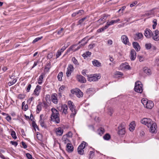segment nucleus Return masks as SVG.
I'll list each match as a JSON object with an SVG mask.
<instances>
[{"mask_svg":"<svg viewBox=\"0 0 159 159\" xmlns=\"http://www.w3.org/2000/svg\"><path fill=\"white\" fill-rule=\"evenodd\" d=\"M140 122L149 128L151 132L154 133L157 132V125L151 119L147 118H144L141 120Z\"/></svg>","mask_w":159,"mask_h":159,"instance_id":"nucleus-1","label":"nucleus"},{"mask_svg":"<svg viewBox=\"0 0 159 159\" xmlns=\"http://www.w3.org/2000/svg\"><path fill=\"white\" fill-rule=\"evenodd\" d=\"M51 111L52 112L51 116V120L55 122L56 123H59L60 122V120L59 111L54 108H52Z\"/></svg>","mask_w":159,"mask_h":159,"instance_id":"nucleus-2","label":"nucleus"},{"mask_svg":"<svg viewBox=\"0 0 159 159\" xmlns=\"http://www.w3.org/2000/svg\"><path fill=\"white\" fill-rule=\"evenodd\" d=\"M143 86L141 82L137 81L135 83L134 91L138 93H142L143 91Z\"/></svg>","mask_w":159,"mask_h":159,"instance_id":"nucleus-3","label":"nucleus"},{"mask_svg":"<svg viewBox=\"0 0 159 159\" xmlns=\"http://www.w3.org/2000/svg\"><path fill=\"white\" fill-rule=\"evenodd\" d=\"M47 120V118L43 114H41L40 115L39 123L42 127L45 129L47 128L46 123Z\"/></svg>","mask_w":159,"mask_h":159,"instance_id":"nucleus-4","label":"nucleus"},{"mask_svg":"<svg viewBox=\"0 0 159 159\" xmlns=\"http://www.w3.org/2000/svg\"><path fill=\"white\" fill-rule=\"evenodd\" d=\"M125 124L124 122L121 123L118 127V134L119 135H124L125 132Z\"/></svg>","mask_w":159,"mask_h":159,"instance_id":"nucleus-5","label":"nucleus"},{"mask_svg":"<svg viewBox=\"0 0 159 159\" xmlns=\"http://www.w3.org/2000/svg\"><path fill=\"white\" fill-rule=\"evenodd\" d=\"M88 80L90 81H96L100 78V76L99 74H94L88 76Z\"/></svg>","mask_w":159,"mask_h":159,"instance_id":"nucleus-6","label":"nucleus"},{"mask_svg":"<svg viewBox=\"0 0 159 159\" xmlns=\"http://www.w3.org/2000/svg\"><path fill=\"white\" fill-rule=\"evenodd\" d=\"M71 93L76 95L78 98H80L83 97V93L81 91L78 89H75L71 90Z\"/></svg>","mask_w":159,"mask_h":159,"instance_id":"nucleus-7","label":"nucleus"},{"mask_svg":"<svg viewBox=\"0 0 159 159\" xmlns=\"http://www.w3.org/2000/svg\"><path fill=\"white\" fill-rule=\"evenodd\" d=\"M57 109L59 111H61V110H62V113L64 114L65 115L66 114L68 113V107L66 104H61L60 106L57 107Z\"/></svg>","mask_w":159,"mask_h":159,"instance_id":"nucleus-8","label":"nucleus"},{"mask_svg":"<svg viewBox=\"0 0 159 159\" xmlns=\"http://www.w3.org/2000/svg\"><path fill=\"white\" fill-rule=\"evenodd\" d=\"M68 105L70 110L72 112V114L73 115H75L76 114V111L75 109L74 105L73 102L70 101H69L68 102Z\"/></svg>","mask_w":159,"mask_h":159,"instance_id":"nucleus-9","label":"nucleus"},{"mask_svg":"<svg viewBox=\"0 0 159 159\" xmlns=\"http://www.w3.org/2000/svg\"><path fill=\"white\" fill-rule=\"evenodd\" d=\"M121 39L122 42L125 45H130V43L129 42V39L128 37L126 35H122L121 37Z\"/></svg>","mask_w":159,"mask_h":159,"instance_id":"nucleus-10","label":"nucleus"},{"mask_svg":"<svg viewBox=\"0 0 159 159\" xmlns=\"http://www.w3.org/2000/svg\"><path fill=\"white\" fill-rule=\"evenodd\" d=\"M74 68L73 66L71 64H69L67 68V71L66 72V76L69 77L71 75L72 72L74 70Z\"/></svg>","mask_w":159,"mask_h":159,"instance_id":"nucleus-11","label":"nucleus"},{"mask_svg":"<svg viewBox=\"0 0 159 159\" xmlns=\"http://www.w3.org/2000/svg\"><path fill=\"white\" fill-rule=\"evenodd\" d=\"M77 45L76 44L72 45L70 47V48L67 50V52H69L70 50L73 51L74 52L80 49V48L81 47L83 46L81 45V44L79 46H78L76 48H75V47Z\"/></svg>","mask_w":159,"mask_h":159,"instance_id":"nucleus-12","label":"nucleus"},{"mask_svg":"<svg viewBox=\"0 0 159 159\" xmlns=\"http://www.w3.org/2000/svg\"><path fill=\"white\" fill-rule=\"evenodd\" d=\"M152 36L154 40L156 41L159 40V31L157 30H155Z\"/></svg>","mask_w":159,"mask_h":159,"instance_id":"nucleus-13","label":"nucleus"},{"mask_svg":"<svg viewBox=\"0 0 159 159\" xmlns=\"http://www.w3.org/2000/svg\"><path fill=\"white\" fill-rule=\"evenodd\" d=\"M76 78L78 81L81 83H85L86 82V79L82 75H77Z\"/></svg>","mask_w":159,"mask_h":159,"instance_id":"nucleus-14","label":"nucleus"},{"mask_svg":"<svg viewBox=\"0 0 159 159\" xmlns=\"http://www.w3.org/2000/svg\"><path fill=\"white\" fill-rule=\"evenodd\" d=\"M41 88V86L37 85L34 91L33 94L37 96H38L40 91Z\"/></svg>","mask_w":159,"mask_h":159,"instance_id":"nucleus-15","label":"nucleus"},{"mask_svg":"<svg viewBox=\"0 0 159 159\" xmlns=\"http://www.w3.org/2000/svg\"><path fill=\"white\" fill-rule=\"evenodd\" d=\"M52 101L55 104L58 103L57 95L56 93H54L52 94L51 96Z\"/></svg>","mask_w":159,"mask_h":159,"instance_id":"nucleus-16","label":"nucleus"},{"mask_svg":"<svg viewBox=\"0 0 159 159\" xmlns=\"http://www.w3.org/2000/svg\"><path fill=\"white\" fill-rule=\"evenodd\" d=\"M144 34L146 38H149L152 36V33L150 30L146 29L145 30Z\"/></svg>","mask_w":159,"mask_h":159,"instance_id":"nucleus-17","label":"nucleus"},{"mask_svg":"<svg viewBox=\"0 0 159 159\" xmlns=\"http://www.w3.org/2000/svg\"><path fill=\"white\" fill-rule=\"evenodd\" d=\"M143 37V34L141 33H136L134 36L135 40H137L139 39H142Z\"/></svg>","mask_w":159,"mask_h":159,"instance_id":"nucleus-18","label":"nucleus"},{"mask_svg":"<svg viewBox=\"0 0 159 159\" xmlns=\"http://www.w3.org/2000/svg\"><path fill=\"white\" fill-rule=\"evenodd\" d=\"M136 57V52L134 49H132L130 52V59L132 61L134 60Z\"/></svg>","mask_w":159,"mask_h":159,"instance_id":"nucleus-19","label":"nucleus"},{"mask_svg":"<svg viewBox=\"0 0 159 159\" xmlns=\"http://www.w3.org/2000/svg\"><path fill=\"white\" fill-rule=\"evenodd\" d=\"M56 132L57 135H61L63 132V129L61 127H59L56 129Z\"/></svg>","mask_w":159,"mask_h":159,"instance_id":"nucleus-20","label":"nucleus"},{"mask_svg":"<svg viewBox=\"0 0 159 159\" xmlns=\"http://www.w3.org/2000/svg\"><path fill=\"white\" fill-rule=\"evenodd\" d=\"M133 45L134 48L137 51H138L140 49V46L139 44L137 42H134L133 43Z\"/></svg>","mask_w":159,"mask_h":159,"instance_id":"nucleus-21","label":"nucleus"},{"mask_svg":"<svg viewBox=\"0 0 159 159\" xmlns=\"http://www.w3.org/2000/svg\"><path fill=\"white\" fill-rule=\"evenodd\" d=\"M93 65L98 67L101 66V63L96 60H94L92 61Z\"/></svg>","mask_w":159,"mask_h":159,"instance_id":"nucleus-22","label":"nucleus"},{"mask_svg":"<svg viewBox=\"0 0 159 159\" xmlns=\"http://www.w3.org/2000/svg\"><path fill=\"white\" fill-rule=\"evenodd\" d=\"M67 150L69 152H72L73 150V145L69 143H67L66 145Z\"/></svg>","mask_w":159,"mask_h":159,"instance_id":"nucleus-23","label":"nucleus"},{"mask_svg":"<svg viewBox=\"0 0 159 159\" xmlns=\"http://www.w3.org/2000/svg\"><path fill=\"white\" fill-rule=\"evenodd\" d=\"M129 129L130 131H133L135 128V122L134 121L131 122L129 125Z\"/></svg>","mask_w":159,"mask_h":159,"instance_id":"nucleus-24","label":"nucleus"},{"mask_svg":"<svg viewBox=\"0 0 159 159\" xmlns=\"http://www.w3.org/2000/svg\"><path fill=\"white\" fill-rule=\"evenodd\" d=\"M153 106L154 104L153 102L151 101H149L146 106V107L148 109H151Z\"/></svg>","mask_w":159,"mask_h":159,"instance_id":"nucleus-25","label":"nucleus"},{"mask_svg":"<svg viewBox=\"0 0 159 159\" xmlns=\"http://www.w3.org/2000/svg\"><path fill=\"white\" fill-rule=\"evenodd\" d=\"M89 40L88 37H86L80 41L79 43H81V45L82 46H84L87 43Z\"/></svg>","mask_w":159,"mask_h":159,"instance_id":"nucleus-26","label":"nucleus"},{"mask_svg":"<svg viewBox=\"0 0 159 159\" xmlns=\"http://www.w3.org/2000/svg\"><path fill=\"white\" fill-rule=\"evenodd\" d=\"M107 17L105 16H103L101 18L98 20V22L100 23V24H102L105 22V20Z\"/></svg>","mask_w":159,"mask_h":159,"instance_id":"nucleus-27","label":"nucleus"},{"mask_svg":"<svg viewBox=\"0 0 159 159\" xmlns=\"http://www.w3.org/2000/svg\"><path fill=\"white\" fill-rule=\"evenodd\" d=\"M143 70L144 72L148 75H149L151 74V70L147 67H144Z\"/></svg>","mask_w":159,"mask_h":159,"instance_id":"nucleus-28","label":"nucleus"},{"mask_svg":"<svg viewBox=\"0 0 159 159\" xmlns=\"http://www.w3.org/2000/svg\"><path fill=\"white\" fill-rule=\"evenodd\" d=\"M91 52L89 51H87L82 55V56L84 59H85L88 57H89L91 56Z\"/></svg>","mask_w":159,"mask_h":159,"instance_id":"nucleus-29","label":"nucleus"},{"mask_svg":"<svg viewBox=\"0 0 159 159\" xmlns=\"http://www.w3.org/2000/svg\"><path fill=\"white\" fill-rule=\"evenodd\" d=\"M105 132V129L102 128H100L98 130V133L99 134L102 135Z\"/></svg>","mask_w":159,"mask_h":159,"instance_id":"nucleus-30","label":"nucleus"},{"mask_svg":"<svg viewBox=\"0 0 159 159\" xmlns=\"http://www.w3.org/2000/svg\"><path fill=\"white\" fill-rule=\"evenodd\" d=\"M63 76V73L62 72H60L58 74L57 76V78L59 81L62 80V77Z\"/></svg>","mask_w":159,"mask_h":159,"instance_id":"nucleus-31","label":"nucleus"},{"mask_svg":"<svg viewBox=\"0 0 159 159\" xmlns=\"http://www.w3.org/2000/svg\"><path fill=\"white\" fill-rule=\"evenodd\" d=\"M86 144V143L85 142H83L78 147L79 149H80V148L81 149H84L85 147Z\"/></svg>","mask_w":159,"mask_h":159,"instance_id":"nucleus-32","label":"nucleus"},{"mask_svg":"<svg viewBox=\"0 0 159 159\" xmlns=\"http://www.w3.org/2000/svg\"><path fill=\"white\" fill-rule=\"evenodd\" d=\"M122 66L126 69L129 70L130 69V66L128 65L127 63H125L123 64H122Z\"/></svg>","mask_w":159,"mask_h":159,"instance_id":"nucleus-33","label":"nucleus"},{"mask_svg":"<svg viewBox=\"0 0 159 159\" xmlns=\"http://www.w3.org/2000/svg\"><path fill=\"white\" fill-rule=\"evenodd\" d=\"M72 61L73 63L75 65H79V63L77 60L75 58L73 57L72 58Z\"/></svg>","mask_w":159,"mask_h":159,"instance_id":"nucleus-34","label":"nucleus"},{"mask_svg":"<svg viewBox=\"0 0 159 159\" xmlns=\"http://www.w3.org/2000/svg\"><path fill=\"white\" fill-rule=\"evenodd\" d=\"M148 101L147 99L145 98H143L141 100V102L144 107L146 106Z\"/></svg>","mask_w":159,"mask_h":159,"instance_id":"nucleus-35","label":"nucleus"},{"mask_svg":"<svg viewBox=\"0 0 159 159\" xmlns=\"http://www.w3.org/2000/svg\"><path fill=\"white\" fill-rule=\"evenodd\" d=\"M103 137L105 140H108L110 139L111 136L109 134H107L105 135Z\"/></svg>","mask_w":159,"mask_h":159,"instance_id":"nucleus-36","label":"nucleus"},{"mask_svg":"<svg viewBox=\"0 0 159 159\" xmlns=\"http://www.w3.org/2000/svg\"><path fill=\"white\" fill-rule=\"evenodd\" d=\"M43 76L41 75L40 76L39 79L38 80V83L39 84H41L43 81Z\"/></svg>","mask_w":159,"mask_h":159,"instance_id":"nucleus-37","label":"nucleus"},{"mask_svg":"<svg viewBox=\"0 0 159 159\" xmlns=\"http://www.w3.org/2000/svg\"><path fill=\"white\" fill-rule=\"evenodd\" d=\"M16 81V79H14L12 81H9L8 83V84L9 86H10L15 84Z\"/></svg>","mask_w":159,"mask_h":159,"instance_id":"nucleus-38","label":"nucleus"},{"mask_svg":"<svg viewBox=\"0 0 159 159\" xmlns=\"http://www.w3.org/2000/svg\"><path fill=\"white\" fill-rule=\"evenodd\" d=\"M107 28V27L105 25L104 27L98 30L97 32L98 33H100L106 29Z\"/></svg>","mask_w":159,"mask_h":159,"instance_id":"nucleus-39","label":"nucleus"},{"mask_svg":"<svg viewBox=\"0 0 159 159\" xmlns=\"http://www.w3.org/2000/svg\"><path fill=\"white\" fill-rule=\"evenodd\" d=\"M41 106L40 104L38 105L37 106V113H39L41 110Z\"/></svg>","mask_w":159,"mask_h":159,"instance_id":"nucleus-40","label":"nucleus"},{"mask_svg":"<svg viewBox=\"0 0 159 159\" xmlns=\"http://www.w3.org/2000/svg\"><path fill=\"white\" fill-rule=\"evenodd\" d=\"M11 135L12 137L14 139H16L17 138V137L16 135L15 132L14 131H12L11 132Z\"/></svg>","mask_w":159,"mask_h":159,"instance_id":"nucleus-41","label":"nucleus"},{"mask_svg":"<svg viewBox=\"0 0 159 159\" xmlns=\"http://www.w3.org/2000/svg\"><path fill=\"white\" fill-rule=\"evenodd\" d=\"M77 15L78 16H80L83 14L84 13V11L83 10H79L77 12H76Z\"/></svg>","mask_w":159,"mask_h":159,"instance_id":"nucleus-42","label":"nucleus"},{"mask_svg":"<svg viewBox=\"0 0 159 159\" xmlns=\"http://www.w3.org/2000/svg\"><path fill=\"white\" fill-rule=\"evenodd\" d=\"M151 45V44L150 43H146L145 45V47L147 49H149L152 47Z\"/></svg>","mask_w":159,"mask_h":159,"instance_id":"nucleus-43","label":"nucleus"},{"mask_svg":"<svg viewBox=\"0 0 159 159\" xmlns=\"http://www.w3.org/2000/svg\"><path fill=\"white\" fill-rule=\"evenodd\" d=\"M25 94H20L18 96V98L20 99H23L25 98Z\"/></svg>","mask_w":159,"mask_h":159,"instance_id":"nucleus-44","label":"nucleus"},{"mask_svg":"<svg viewBox=\"0 0 159 159\" xmlns=\"http://www.w3.org/2000/svg\"><path fill=\"white\" fill-rule=\"evenodd\" d=\"M113 24H114L113 22V20H112L110 22H107L106 26L107 27V28H108L110 25Z\"/></svg>","mask_w":159,"mask_h":159,"instance_id":"nucleus-45","label":"nucleus"},{"mask_svg":"<svg viewBox=\"0 0 159 159\" xmlns=\"http://www.w3.org/2000/svg\"><path fill=\"white\" fill-rule=\"evenodd\" d=\"M78 153L81 155H83L84 152V151L83 149H81L80 148V149H79V148H78Z\"/></svg>","mask_w":159,"mask_h":159,"instance_id":"nucleus-46","label":"nucleus"},{"mask_svg":"<svg viewBox=\"0 0 159 159\" xmlns=\"http://www.w3.org/2000/svg\"><path fill=\"white\" fill-rule=\"evenodd\" d=\"M42 38V37H38L36 38L33 41V43H35V42L38 41L39 40L41 39Z\"/></svg>","mask_w":159,"mask_h":159,"instance_id":"nucleus-47","label":"nucleus"},{"mask_svg":"<svg viewBox=\"0 0 159 159\" xmlns=\"http://www.w3.org/2000/svg\"><path fill=\"white\" fill-rule=\"evenodd\" d=\"M66 88L65 85H62L59 89V91L61 92L63 91Z\"/></svg>","mask_w":159,"mask_h":159,"instance_id":"nucleus-48","label":"nucleus"},{"mask_svg":"<svg viewBox=\"0 0 159 159\" xmlns=\"http://www.w3.org/2000/svg\"><path fill=\"white\" fill-rule=\"evenodd\" d=\"M53 56V54L52 52L49 53L47 56V57L48 59H50L52 58Z\"/></svg>","mask_w":159,"mask_h":159,"instance_id":"nucleus-49","label":"nucleus"},{"mask_svg":"<svg viewBox=\"0 0 159 159\" xmlns=\"http://www.w3.org/2000/svg\"><path fill=\"white\" fill-rule=\"evenodd\" d=\"M153 22L154 23V24L152 25V28L153 29H155L157 24L156 20H153Z\"/></svg>","mask_w":159,"mask_h":159,"instance_id":"nucleus-50","label":"nucleus"},{"mask_svg":"<svg viewBox=\"0 0 159 159\" xmlns=\"http://www.w3.org/2000/svg\"><path fill=\"white\" fill-rule=\"evenodd\" d=\"M61 53L62 52L60 51L59 50L57 51L56 54L57 58H58L61 55Z\"/></svg>","mask_w":159,"mask_h":159,"instance_id":"nucleus-51","label":"nucleus"},{"mask_svg":"<svg viewBox=\"0 0 159 159\" xmlns=\"http://www.w3.org/2000/svg\"><path fill=\"white\" fill-rule=\"evenodd\" d=\"M138 3V2L137 1H134L132 3L130 4V7H134L135 5L137 4Z\"/></svg>","mask_w":159,"mask_h":159,"instance_id":"nucleus-52","label":"nucleus"},{"mask_svg":"<svg viewBox=\"0 0 159 159\" xmlns=\"http://www.w3.org/2000/svg\"><path fill=\"white\" fill-rule=\"evenodd\" d=\"M67 48V46H64L62 47V48L59 50L61 52H62L66 49Z\"/></svg>","mask_w":159,"mask_h":159,"instance_id":"nucleus-53","label":"nucleus"},{"mask_svg":"<svg viewBox=\"0 0 159 159\" xmlns=\"http://www.w3.org/2000/svg\"><path fill=\"white\" fill-rule=\"evenodd\" d=\"M86 17H84L80 20L79 21V24H81L86 19Z\"/></svg>","mask_w":159,"mask_h":159,"instance_id":"nucleus-54","label":"nucleus"},{"mask_svg":"<svg viewBox=\"0 0 159 159\" xmlns=\"http://www.w3.org/2000/svg\"><path fill=\"white\" fill-rule=\"evenodd\" d=\"M26 156L27 157L28 159H32V155L29 153H27L26 154Z\"/></svg>","mask_w":159,"mask_h":159,"instance_id":"nucleus-55","label":"nucleus"},{"mask_svg":"<svg viewBox=\"0 0 159 159\" xmlns=\"http://www.w3.org/2000/svg\"><path fill=\"white\" fill-rule=\"evenodd\" d=\"M67 137H71L72 136V134L71 132H69L66 135Z\"/></svg>","mask_w":159,"mask_h":159,"instance_id":"nucleus-56","label":"nucleus"},{"mask_svg":"<svg viewBox=\"0 0 159 159\" xmlns=\"http://www.w3.org/2000/svg\"><path fill=\"white\" fill-rule=\"evenodd\" d=\"M31 87V85L30 84H29L28 85L27 88H26V91L27 92H30Z\"/></svg>","mask_w":159,"mask_h":159,"instance_id":"nucleus-57","label":"nucleus"},{"mask_svg":"<svg viewBox=\"0 0 159 159\" xmlns=\"http://www.w3.org/2000/svg\"><path fill=\"white\" fill-rule=\"evenodd\" d=\"M32 125L33 127H34V128H38L37 125H36V123L35 122L33 121L32 122Z\"/></svg>","mask_w":159,"mask_h":159,"instance_id":"nucleus-58","label":"nucleus"},{"mask_svg":"<svg viewBox=\"0 0 159 159\" xmlns=\"http://www.w3.org/2000/svg\"><path fill=\"white\" fill-rule=\"evenodd\" d=\"M10 143H11L12 145H14L15 147L18 144V143L16 142L11 141L10 142Z\"/></svg>","mask_w":159,"mask_h":159,"instance_id":"nucleus-59","label":"nucleus"},{"mask_svg":"<svg viewBox=\"0 0 159 159\" xmlns=\"http://www.w3.org/2000/svg\"><path fill=\"white\" fill-rule=\"evenodd\" d=\"M63 30V29L61 28L60 30L58 31L57 32V34L58 35H61V34L62 33Z\"/></svg>","mask_w":159,"mask_h":159,"instance_id":"nucleus-60","label":"nucleus"},{"mask_svg":"<svg viewBox=\"0 0 159 159\" xmlns=\"http://www.w3.org/2000/svg\"><path fill=\"white\" fill-rule=\"evenodd\" d=\"M21 143L23 148H27V146L26 144L24 142H22Z\"/></svg>","mask_w":159,"mask_h":159,"instance_id":"nucleus-61","label":"nucleus"},{"mask_svg":"<svg viewBox=\"0 0 159 159\" xmlns=\"http://www.w3.org/2000/svg\"><path fill=\"white\" fill-rule=\"evenodd\" d=\"M6 119L8 121H10L11 120V117L8 116L6 117Z\"/></svg>","mask_w":159,"mask_h":159,"instance_id":"nucleus-62","label":"nucleus"},{"mask_svg":"<svg viewBox=\"0 0 159 159\" xmlns=\"http://www.w3.org/2000/svg\"><path fill=\"white\" fill-rule=\"evenodd\" d=\"M28 109V106L27 104H26L24 107V109L25 111H26Z\"/></svg>","mask_w":159,"mask_h":159,"instance_id":"nucleus-63","label":"nucleus"},{"mask_svg":"<svg viewBox=\"0 0 159 159\" xmlns=\"http://www.w3.org/2000/svg\"><path fill=\"white\" fill-rule=\"evenodd\" d=\"M107 43L110 45H112L113 43L112 41V40L109 39L107 41Z\"/></svg>","mask_w":159,"mask_h":159,"instance_id":"nucleus-64","label":"nucleus"}]
</instances>
